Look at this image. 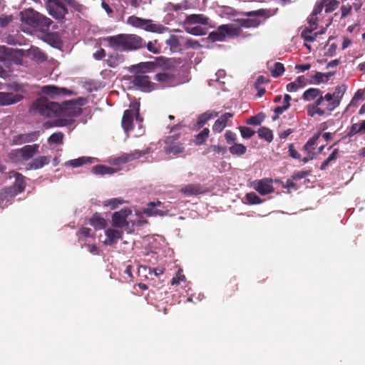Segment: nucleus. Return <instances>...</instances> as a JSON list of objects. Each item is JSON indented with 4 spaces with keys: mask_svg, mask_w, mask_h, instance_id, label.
I'll return each instance as SVG.
<instances>
[{
    "mask_svg": "<svg viewBox=\"0 0 365 365\" xmlns=\"http://www.w3.org/2000/svg\"><path fill=\"white\" fill-rule=\"evenodd\" d=\"M259 24L257 19H237L232 23L220 26L215 31L209 34L212 41H222L226 38H235L242 34V28L257 27Z\"/></svg>",
    "mask_w": 365,
    "mask_h": 365,
    "instance_id": "nucleus-1",
    "label": "nucleus"
},
{
    "mask_svg": "<svg viewBox=\"0 0 365 365\" xmlns=\"http://www.w3.org/2000/svg\"><path fill=\"white\" fill-rule=\"evenodd\" d=\"M209 19L203 14H191L186 17L183 23L185 30L195 36H202L207 34Z\"/></svg>",
    "mask_w": 365,
    "mask_h": 365,
    "instance_id": "nucleus-2",
    "label": "nucleus"
},
{
    "mask_svg": "<svg viewBox=\"0 0 365 365\" xmlns=\"http://www.w3.org/2000/svg\"><path fill=\"white\" fill-rule=\"evenodd\" d=\"M31 110L42 116L59 118L60 105L41 97L32 104Z\"/></svg>",
    "mask_w": 365,
    "mask_h": 365,
    "instance_id": "nucleus-3",
    "label": "nucleus"
},
{
    "mask_svg": "<svg viewBox=\"0 0 365 365\" xmlns=\"http://www.w3.org/2000/svg\"><path fill=\"white\" fill-rule=\"evenodd\" d=\"M153 66L152 63L147 62L140 63L134 67V69L140 71L135 73L132 80V83L135 86L148 92L155 88L154 83L150 81V78L141 72V71H150Z\"/></svg>",
    "mask_w": 365,
    "mask_h": 365,
    "instance_id": "nucleus-4",
    "label": "nucleus"
},
{
    "mask_svg": "<svg viewBox=\"0 0 365 365\" xmlns=\"http://www.w3.org/2000/svg\"><path fill=\"white\" fill-rule=\"evenodd\" d=\"M127 24L133 27L153 33L162 34L168 30V28L162 24L154 23L151 19H145L135 16H129L127 19Z\"/></svg>",
    "mask_w": 365,
    "mask_h": 365,
    "instance_id": "nucleus-5",
    "label": "nucleus"
},
{
    "mask_svg": "<svg viewBox=\"0 0 365 365\" xmlns=\"http://www.w3.org/2000/svg\"><path fill=\"white\" fill-rule=\"evenodd\" d=\"M38 144L25 145L21 148L11 150L9 154V159L17 163L27 161L38 152Z\"/></svg>",
    "mask_w": 365,
    "mask_h": 365,
    "instance_id": "nucleus-6",
    "label": "nucleus"
},
{
    "mask_svg": "<svg viewBox=\"0 0 365 365\" xmlns=\"http://www.w3.org/2000/svg\"><path fill=\"white\" fill-rule=\"evenodd\" d=\"M83 103L78 101H70L65 102L63 105L60 106L59 118H62L61 123L56 124L57 126L64 125L62 120H66V118L76 117L81 115L82 110L81 106Z\"/></svg>",
    "mask_w": 365,
    "mask_h": 365,
    "instance_id": "nucleus-7",
    "label": "nucleus"
},
{
    "mask_svg": "<svg viewBox=\"0 0 365 365\" xmlns=\"http://www.w3.org/2000/svg\"><path fill=\"white\" fill-rule=\"evenodd\" d=\"M139 106V103L137 102L133 103L130 105L131 108L125 110L122 118V126L125 132L132 129L134 116H135V121L138 122L139 123V126H140L142 118H140L138 115Z\"/></svg>",
    "mask_w": 365,
    "mask_h": 365,
    "instance_id": "nucleus-8",
    "label": "nucleus"
},
{
    "mask_svg": "<svg viewBox=\"0 0 365 365\" xmlns=\"http://www.w3.org/2000/svg\"><path fill=\"white\" fill-rule=\"evenodd\" d=\"M132 211L130 209H123L118 212H115L112 216V225L116 228L123 230V232H130L129 227V221L128 217L130 215Z\"/></svg>",
    "mask_w": 365,
    "mask_h": 365,
    "instance_id": "nucleus-9",
    "label": "nucleus"
},
{
    "mask_svg": "<svg viewBox=\"0 0 365 365\" xmlns=\"http://www.w3.org/2000/svg\"><path fill=\"white\" fill-rule=\"evenodd\" d=\"M319 8L318 4H316L315 8L314 11H312V14L310 15L308 22H309V26L307 27L302 32V37L304 38L305 41H313L315 38L317 36V32L314 33L312 35V33L313 31L317 29L318 26V18H317V9Z\"/></svg>",
    "mask_w": 365,
    "mask_h": 365,
    "instance_id": "nucleus-10",
    "label": "nucleus"
},
{
    "mask_svg": "<svg viewBox=\"0 0 365 365\" xmlns=\"http://www.w3.org/2000/svg\"><path fill=\"white\" fill-rule=\"evenodd\" d=\"M38 16V12L33 9H27L21 12L22 29L24 31L31 33L33 30L36 29Z\"/></svg>",
    "mask_w": 365,
    "mask_h": 365,
    "instance_id": "nucleus-11",
    "label": "nucleus"
},
{
    "mask_svg": "<svg viewBox=\"0 0 365 365\" xmlns=\"http://www.w3.org/2000/svg\"><path fill=\"white\" fill-rule=\"evenodd\" d=\"M319 134L317 133L310 138L303 148V151L305 154L304 157L302 159L304 163H307L317 157L319 148L317 147V141Z\"/></svg>",
    "mask_w": 365,
    "mask_h": 365,
    "instance_id": "nucleus-12",
    "label": "nucleus"
},
{
    "mask_svg": "<svg viewBox=\"0 0 365 365\" xmlns=\"http://www.w3.org/2000/svg\"><path fill=\"white\" fill-rule=\"evenodd\" d=\"M179 134L168 136L165 140V152L168 155H178L184 151V146L182 143L177 141Z\"/></svg>",
    "mask_w": 365,
    "mask_h": 365,
    "instance_id": "nucleus-13",
    "label": "nucleus"
},
{
    "mask_svg": "<svg viewBox=\"0 0 365 365\" xmlns=\"http://www.w3.org/2000/svg\"><path fill=\"white\" fill-rule=\"evenodd\" d=\"M252 187L262 195H265L274 192L272 180L271 178H263L254 180L251 183Z\"/></svg>",
    "mask_w": 365,
    "mask_h": 365,
    "instance_id": "nucleus-14",
    "label": "nucleus"
},
{
    "mask_svg": "<svg viewBox=\"0 0 365 365\" xmlns=\"http://www.w3.org/2000/svg\"><path fill=\"white\" fill-rule=\"evenodd\" d=\"M340 98L339 88H336L334 93H327L324 98L321 96V104L327 107V112H330L339 106Z\"/></svg>",
    "mask_w": 365,
    "mask_h": 365,
    "instance_id": "nucleus-15",
    "label": "nucleus"
},
{
    "mask_svg": "<svg viewBox=\"0 0 365 365\" xmlns=\"http://www.w3.org/2000/svg\"><path fill=\"white\" fill-rule=\"evenodd\" d=\"M125 51L137 50L143 46V39L136 34H123Z\"/></svg>",
    "mask_w": 365,
    "mask_h": 365,
    "instance_id": "nucleus-16",
    "label": "nucleus"
},
{
    "mask_svg": "<svg viewBox=\"0 0 365 365\" xmlns=\"http://www.w3.org/2000/svg\"><path fill=\"white\" fill-rule=\"evenodd\" d=\"M46 8L49 14L56 19H63L66 13V9L55 0H49Z\"/></svg>",
    "mask_w": 365,
    "mask_h": 365,
    "instance_id": "nucleus-17",
    "label": "nucleus"
},
{
    "mask_svg": "<svg viewBox=\"0 0 365 365\" xmlns=\"http://www.w3.org/2000/svg\"><path fill=\"white\" fill-rule=\"evenodd\" d=\"M123 230L116 228L113 225L107 229L105 232L106 239L103 242L104 245L110 246L117 242L120 239H122Z\"/></svg>",
    "mask_w": 365,
    "mask_h": 365,
    "instance_id": "nucleus-18",
    "label": "nucleus"
},
{
    "mask_svg": "<svg viewBox=\"0 0 365 365\" xmlns=\"http://www.w3.org/2000/svg\"><path fill=\"white\" fill-rule=\"evenodd\" d=\"M23 99V96L16 93L0 92V106H5L16 103Z\"/></svg>",
    "mask_w": 365,
    "mask_h": 365,
    "instance_id": "nucleus-19",
    "label": "nucleus"
},
{
    "mask_svg": "<svg viewBox=\"0 0 365 365\" xmlns=\"http://www.w3.org/2000/svg\"><path fill=\"white\" fill-rule=\"evenodd\" d=\"M149 153L148 149H145V150L140 151V150H135L133 153H124L120 157L115 159V164H123L126 163L128 162H130L133 160L138 159L143 156V155H145L146 153Z\"/></svg>",
    "mask_w": 365,
    "mask_h": 365,
    "instance_id": "nucleus-20",
    "label": "nucleus"
},
{
    "mask_svg": "<svg viewBox=\"0 0 365 365\" xmlns=\"http://www.w3.org/2000/svg\"><path fill=\"white\" fill-rule=\"evenodd\" d=\"M108 46L115 50L125 51L123 34L107 36L103 38Z\"/></svg>",
    "mask_w": 365,
    "mask_h": 365,
    "instance_id": "nucleus-21",
    "label": "nucleus"
},
{
    "mask_svg": "<svg viewBox=\"0 0 365 365\" xmlns=\"http://www.w3.org/2000/svg\"><path fill=\"white\" fill-rule=\"evenodd\" d=\"M233 117L231 113H225L217 119L212 126L215 133H221L227 125V123Z\"/></svg>",
    "mask_w": 365,
    "mask_h": 365,
    "instance_id": "nucleus-22",
    "label": "nucleus"
},
{
    "mask_svg": "<svg viewBox=\"0 0 365 365\" xmlns=\"http://www.w3.org/2000/svg\"><path fill=\"white\" fill-rule=\"evenodd\" d=\"M51 161L50 156L41 155L33 159L28 165V170H38L48 165Z\"/></svg>",
    "mask_w": 365,
    "mask_h": 365,
    "instance_id": "nucleus-23",
    "label": "nucleus"
},
{
    "mask_svg": "<svg viewBox=\"0 0 365 365\" xmlns=\"http://www.w3.org/2000/svg\"><path fill=\"white\" fill-rule=\"evenodd\" d=\"M41 92L48 95L51 98H54L58 95H66L67 93L66 89L58 88L55 86H45L41 88Z\"/></svg>",
    "mask_w": 365,
    "mask_h": 365,
    "instance_id": "nucleus-24",
    "label": "nucleus"
},
{
    "mask_svg": "<svg viewBox=\"0 0 365 365\" xmlns=\"http://www.w3.org/2000/svg\"><path fill=\"white\" fill-rule=\"evenodd\" d=\"M308 82V80L304 76H299L294 81L287 84V90L289 92H295L304 87Z\"/></svg>",
    "mask_w": 365,
    "mask_h": 365,
    "instance_id": "nucleus-25",
    "label": "nucleus"
},
{
    "mask_svg": "<svg viewBox=\"0 0 365 365\" xmlns=\"http://www.w3.org/2000/svg\"><path fill=\"white\" fill-rule=\"evenodd\" d=\"M160 204H161V202H160V201L150 202L148 204V207L143 209V213H145L148 216H156V215L163 216V215H165V212L160 210L153 208L154 207L160 205Z\"/></svg>",
    "mask_w": 365,
    "mask_h": 365,
    "instance_id": "nucleus-26",
    "label": "nucleus"
},
{
    "mask_svg": "<svg viewBox=\"0 0 365 365\" xmlns=\"http://www.w3.org/2000/svg\"><path fill=\"white\" fill-rule=\"evenodd\" d=\"M52 21L49 18L38 13V16L36 21V29H39L40 31H45L48 29Z\"/></svg>",
    "mask_w": 365,
    "mask_h": 365,
    "instance_id": "nucleus-27",
    "label": "nucleus"
},
{
    "mask_svg": "<svg viewBox=\"0 0 365 365\" xmlns=\"http://www.w3.org/2000/svg\"><path fill=\"white\" fill-rule=\"evenodd\" d=\"M181 192L185 195H197L204 192L199 185L190 184L182 188Z\"/></svg>",
    "mask_w": 365,
    "mask_h": 365,
    "instance_id": "nucleus-28",
    "label": "nucleus"
},
{
    "mask_svg": "<svg viewBox=\"0 0 365 365\" xmlns=\"http://www.w3.org/2000/svg\"><path fill=\"white\" fill-rule=\"evenodd\" d=\"M90 224L96 230H103L107 225L106 220L98 214H95L90 219Z\"/></svg>",
    "mask_w": 365,
    "mask_h": 365,
    "instance_id": "nucleus-29",
    "label": "nucleus"
},
{
    "mask_svg": "<svg viewBox=\"0 0 365 365\" xmlns=\"http://www.w3.org/2000/svg\"><path fill=\"white\" fill-rule=\"evenodd\" d=\"M118 170L103 165H98L92 168V172L95 175H111Z\"/></svg>",
    "mask_w": 365,
    "mask_h": 365,
    "instance_id": "nucleus-30",
    "label": "nucleus"
},
{
    "mask_svg": "<svg viewBox=\"0 0 365 365\" xmlns=\"http://www.w3.org/2000/svg\"><path fill=\"white\" fill-rule=\"evenodd\" d=\"M13 175L10 178L14 177L15 178V182L14 187L17 189L19 192H22L25 188V182L24 176L18 173H13Z\"/></svg>",
    "mask_w": 365,
    "mask_h": 365,
    "instance_id": "nucleus-31",
    "label": "nucleus"
},
{
    "mask_svg": "<svg viewBox=\"0 0 365 365\" xmlns=\"http://www.w3.org/2000/svg\"><path fill=\"white\" fill-rule=\"evenodd\" d=\"M218 115V113L217 112H215V111H213V110H211V111H207L205 113H202V115H200L199 117H198V119H197V123L198 125V126L200 128V127H202L203 125L210 119L211 118H214L215 117H217Z\"/></svg>",
    "mask_w": 365,
    "mask_h": 365,
    "instance_id": "nucleus-32",
    "label": "nucleus"
},
{
    "mask_svg": "<svg viewBox=\"0 0 365 365\" xmlns=\"http://www.w3.org/2000/svg\"><path fill=\"white\" fill-rule=\"evenodd\" d=\"M339 6V1L336 0H322L321 1V9L324 8L326 13L332 12Z\"/></svg>",
    "mask_w": 365,
    "mask_h": 365,
    "instance_id": "nucleus-33",
    "label": "nucleus"
},
{
    "mask_svg": "<svg viewBox=\"0 0 365 365\" xmlns=\"http://www.w3.org/2000/svg\"><path fill=\"white\" fill-rule=\"evenodd\" d=\"M93 158L88 157H81L77 159L71 160L66 163V165L73 168L80 167L84 164L92 163Z\"/></svg>",
    "mask_w": 365,
    "mask_h": 365,
    "instance_id": "nucleus-34",
    "label": "nucleus"
},
{
    "mask_svg": "<svg viewBox=\"0 0 365 365\" xmlns=\"http://www.w3.org/2000/svg\"><path fill=\"white\" fill-rule=\"evenodd\" d=\"M229 150L232 155H242L246 153L247 148L241 143H234L230 147Z\"/></svg>",
    "mask_w": 365,
    "mask_h": 365,
    "instance_id": "nucleus-35",
    "label": "nucleus"
},
{
    "mask_svg": "<svg viewBox=\"0 0 365 365\" xmlns=\"http://www.w3.org/2000/svg\"><path fill=\"white\" fill-rule=\"evenodd\" d=\"M257 133L260 138L264 139L269 143L273 139L272 130L268 128L262 127L258 130Z\"/></svg>",
    "mask_w": 365,
    "mask_h": 365,
    "instance_id": "nucleus-36",
    "label": "nucleus"
},
{
    "mask_svg": "<svg viewBox=\"0 0 365 365\" xmlns=\"http://www.w3.org/2000/svg\"><path fill=\"white\" fill-rule=\"evenodd\" d=\"M319 95V91L317 88H309L303 94V99L307 101L315 99Z\"/></svg>",
    "mask_w": 365,
    "mask_h": 365,
    "instance_id": "nucleus-37",
    "label": "nucleus"
},
{
    "mask_svg": "<svg viewBox=\"0 0 365 365\" xmlns=\"http://www.w3.org/2000/svg\"><path fill=\"white\" fill-rule=\"evenodd\" d=\"M166 44L170 46V49L173 51H176L179 49L180 41L178 37L174 35H171L167 40Z\"/></svg>",
    "mask_w": 365,
    "mask_h": 365,
    "instance_id": "nucleus-38",
    "label": "nucleus"
},
{
    "mask_svg": "<svg viewBox=\"0 0 365 365\" xmlns=\"http://www.w3.org/2000/svg\"><path fill=\"white\" fill-rule=\"evenodd\" d=\"M210 130L208 128H204L200 133L195 136V143L197 145H202L205 143L208 138Z\"/></svg>",
    "mask_w": 365,
    "mask_h": 365,
    "instance_id": "nucleus-39",
    "label": "nucleus"
},
{
    "mask_svg": "<svg viewBox=\"0 0 365 365\" xmlns=\"http://www.w3.org/2000/svg\"><path fill=\"white\" fill-rule=\"evenodd\" d=\"M63 140V134L61 132H57L52 134L48 138V143L49 144L56 143V144H62Z\"/></svg>",
    "mask_w": 365,
    "mask_h": 365,
    "instance_id": "nucleus-40",
    "label": "nucleus"
},
{
    "mask_svg": "<svg viewBox=\"0 0 365 365\" xmlns=\"http://www.w3.org/2000/svg\"><path fill=\"white\" fill-rule=\"evenodd\" d=\"M124 202V200L120 198H113L108 200L104 201L103 205L105 207H110V209H115L118 205H122Z\"/></svg>",
    "mask_w": 365,
    "mask_h": 365,
    "instance_id": "nucleus-41",
    "label": "nucleus"
},
{
    "mask_svg": "<svg viewBox=\"0 0 365 365\" xmlns=\"http://www.w3.org/2000/svg\"><path fill=\"white\" fill-rule=\"evenodd\" d=\"M319 99H317L313 104L307 106V113L309 116L313 117L315 114L319 113Z\"/></svg>",
    "mask_w": 365,
    "mask_h": 365,
    "instance_id": "nucleus-42",
    "label": "nucleus"
},
{
    "mask_svg": "<svg viewBox=\"0 0 365 365\" xmlns=\"http://www.w3.org/2000/svg\"><path fill=\"white\" fill-rule=\"evenodd\" d=\"M284 71V67L281 63H275L271 73L273 77H278L281 76Z\"/></svg>",
    "mask_w": 365,
    "mask_h": 365,
    "instance_id": "nucleus-43",
    "label": "nucleus"
},
{
    "mask_svg": "<svg viewBox=\"0 0 365 365\" xmlns=\"http://www.w3.org/2000/svg\"><path fill=\"white\" fill-rule=\"evenodd\" d=\"M155 79L166 84L170 83L173 81V76L168 73H159L155 76Z\"/></svg>",
    "mask_w": 365,
    "mask_h": 365,
    "instance_id": "nucleus-44",
    "label": "nucleus"
},
{
    "mask_svg": "<svg viewBox=\"0 0 365 365\" xmlns=\"http://www.w3.org/2000/svg\"><path fill=\"white\" fill-rule=\"evenodd\" d=\"M173 10L178 11L181 10H187L190 7V4L187 0H184L181 3L176 4H171Z\"/></svg>",
    "mask_w": 365,
    "mask_h": 365,
    "instance_id": "nucleus-45",
    "label": "nucleus"
},
{
    "mask_svg": "<svg viewBox=\"0 0 365 365\" xmlns=\"http://www.w3.org/2000/svg\"><path fill=\"white\" fill-rule=\"evenodd\" d=\"M186 277L182 274V269H179L175 276L172 279L171 284L173 285L180 284L182 282H185Z\"/></svg>",
    "mask_w": 365,
    "mask_h": 365,
    "instance_id": "nucleus-46",
    "label": "nucleus"
},
{
    "mask_svg": "<svg viewBox=\"0 0 365 365\" xmlns=\"http://www.w3.org/2000/svg\"><path fill=\"white\" fill-rule=\"evenodd\" d=\"M147 49L150 52H151L154 54H157L160 52V47L159 44L158 43L157 41H149L148 43Z\"/></svg>",
    "mask_w": 365,
    "mask_h": 365,
    "instance_id": "nucleus-47",
    "label": "nucleus"
},
{
    "mask_svg": "<svg viewBox=\"0 0 365 365\" xmlns=\"http://www.w3.org/2000/svg\"><path fill=\"white\" fill-rule=\"evenodd\" d=\"M239 129L242 137L244 138H250L255 133V130L249 127L241 126Z\"/></svg>",
    "mask_w": 365,
    "mask_h": 365,
    "instance_id": "nucleus-48",
    "label": "nucleus"
},
{
    "mask_svg": "<svg viewBox=\"0 0 365 365\" xmlns=\"http://www.w3.org/2000/svg\"><path fill=\"white\" fill-rule=\"evenodd\" d=\"M246 200L250 204H260L262 202V200L255 192L247 193L246 195Z\"/></svg>",
    "mask_w": 365,
    "mask_h": 365,
    "instance_id": "nucleus-49",
    "label": "nucleus"
},
{
    "mask_svg": "<svg viewBox=\"0 0 365 365\" xmlns=\"http://www.w3.org/2000/svg\"><path fill=\"white\" fill-rule=\"evenodd\" d=\"M21 143H26L34 141L37 138V134L36 133L23 135L20 137Z\"/></svg>",
    "mask_w": 365,
    "mask_h": 365,
    "instance_id": "nucleus-50",
    "label": "nucleus"
},
{
    "mask_svg": "<svg viewBox=\"0 0 365 365\" xmlns=\"http://www.w3.org/2000/svg\"><path fill=\"white\" fill-rule=\"evenodd\" d=\"M13 21V16L11 15H1L0 16V26L1 27H6Z\"/></svg>",
    "mask_w": 365,
    "mask_h": 365,
    "instance_id": "nucleus-51",
    "label": "nucleus"
},
{
    "mask_svg": "<svg viewBox=\"0 0 365 365\" xmlns=\"http://www.w3.org/2000/svg\"><path fill=\"white\" fill-rule=\"evenodd\" d=\"M210 149L217 154L224 155L227 152V148L225 146L220 145H211Z\"/></svg>",
    "mask_w": 365,
    "mask_h": 365,
    "instance_id": "nucleus-52",
    "label": "nucleus"
},
{
    "mask_svg": "<svg viewBox=\"0 0 365 365\" xmlns=\"http://www.w3.org/2000/svg\"><path fill=\"white\" fill-rule=\"evenodd\" d=\"M225 138L227 143H231L236 140L237 135L235 133L231 130H227L225 133Z\"/></svg>",
    "mask_w": 365,
    "mask_h": 365,
    "instance_id": "nucleus-53",
    "label": "nucleus"
},
{
    "mask_svg": "<svg viewBox=\"0 0 365 365\" xmlns=\"http://www.w3.org/2000/svg\"><path fill=\"white\" fill-rule=\"evenodd\" d=\"M294 180L292 178L287 179L284 184H283V187L287 188L289 190H296L298 187L297 184L294 182Z\"/></svg>",
    "mask_w": 365,
    "mask_h": 365,
    "instance_id": "nucleus-54",
    "label": "nucleus"
},
{
    "mask_svg": "<svg viewBox=\"0 0 365 365\" xmlns=\"http://www.w3.org/2000/svg\"><path fill=\"white\" fill-rule=\"evenodd\" d=\"M289 155L294 158V159H297V160H300L301 159V155L300 154L294 149V147L293 145H289Z\"/></svg>",
    "mask_w": 365,
    "mask_h": 365,
    "instance_id": "nucleus-55",
    "label": "nucleus"
},
{
    "mask_svg": "<svg viewBox=\"0 0 365 365\" xmlns=\"http://www.w3.org/2000/svg\"><path fill=\"white\" fill-rule=\"evenodd\" d=\"M262 118L260 116L257 115V116H253V117H251L250 118H249L247 120V123L249 124H251V125H258L262 123Z\"/></svg>",
    "mask_w": 365,
    "mask_h": 365,
    "instance_id": "nucleus-56",
    "label": "nucleus"
},
{
    "mask_svg": "<svg viewBox=\"0 0 365 365\" xmlns=\"http://www.w3.org/2000/svg\"><path fill=\"white\" fill-rule=\"evenodd\" d=\"M336 49V45L335 43H333L329 45H327L325 47V50H327L326 54H327L329 56H331L335 53Z\"/></svg>",
    "mask_w": 365,
    "mask_h": 365,
    "instance_id": "nucleus-57",
    "label": "nucleus"
},
{
    "mask_svg": "<svg viewBox=\"0 0 365 365\" xmlns=\"http://www.w3.org/2000/svg\"><path fill=\"white\" fill-rule=\"evenodd\" d=\"M351 11V6L349 4H344L341 7V16H346Z\"/></svg>",
    "mask_w": 365,
    "mask_h": 365,
    "instance_id": "nucleus-58",
    "label": "nucleus"
},
{
    "mask_svg": "<svg viewBox=\"0 0 365 365\" xmlns=\"http://www.w3.org/2000/svg\"><path fill=\"white\" fill-rule=\"evenodd\" d=\"M307 175V173L305 171H299L294 173L292 176V180L297 181L298 180L304 178Z\"/></svg>",
    "mask_w": 365,
    "mask_h": 365,
    "instance_id": "nucleus-59",
    "label": "nucleus"
},
{
    "mask_svg": "<svg viewBox=\"0 0 365 365\" xmlns=\"http://www.w3.org/2000/svg\"><path fill=\"white\" fill-rule=\"evenodd\" d=\"M336 152L333 151L332 153L328 157V158L323 163L322 165H321V169L325 168L328 163L336 158Z\"/></svg>",
    "mask_w": 365,
    "mask_h": 365,
    "instance_id": "nucleus-60",
    "label": "nucleus"
},
{
    "mask_svg": "<svg viewBox=\"0 0 365 365\" xmlns=\"http://www.w3.org/2000/svg\"><path fill=\"white\" fill-rule=\"evenodd\" d=\"M106 56V51L103 48H100L96 53H93V57L96 60L102 59Z\"/></svg>",
    "mask_w": 365,
    "mask_h": 365,
    "instance_id": "nucleus-61",
    "label": "nucleus"
},
{
    "mask_svg": "<svg viewBox=\"0 0 365 365\" xmlns=\"http://www.w3.org/2000/svg\"><path fill=\"white\" fill-rule=\"evenodd\" d=\"M362 132L361 129L360 123H354L352 125L351 128V133L353 134H356L358 133Z\"/></svg>",
    "mask_w": 365,
    "mask_h": 365,
    "instance_id": "nucleus-62",
    "label": "nucleus"
},
{
    "mask_svg": "<svg viewBox=\"0 0 365 365\" xmlns=\"http://www.w3.org/2000/svg\"><path fill=\"white\" fill-rule=\"evenodd\" d=\"M87 248L88 250L93 255H98L99 253L98 248L95 245H88Z\"/></svg>",
    "mask_w": 365,
    "mask_h": 365,
    "instance_id": "nucleus-63",
    "label": "nucleus"
},
{
    "mask_svg": "<svg viewBox=\"0 0 365 365\" xmlns=\"http://www.w3.org/2000/svg\"><path fill=\"white\" fill-rule=\"evenodd\" d=\"M289 108L287 107V105H283L282 106H277L274 109L275 114L280 115L283 112H284L286 110H287Z\"/></svg>",
    "mask_w": 365,
    "mask_h": 365,
    "instance_id": "nucleus-64",
    "label": "nucleus"
}]
</instances>
